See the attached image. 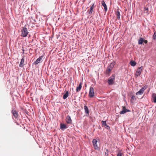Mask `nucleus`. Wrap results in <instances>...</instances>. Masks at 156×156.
Returning <instances> with one entry per match:
<instances>
[{
    "label": "nucleus",
    "mask_w": 156,
    "mask_h": 156,
    "mask_svg": "<svg viewBox=\"0 0 156 156\" xmlns=\"http://www.w3.org/2000/svg\"><path fill=\"white\" fill-rule=\"evenodd\" d=\"M145 10H147L148 11V8L145 7Z\"/></svg>",
    "instance_id": "7c9ffc66"
},
{
    "label": "nucleus",
    "mask_w": 156,
    "mask_h": 156,
    "mask_svg": "<svg viewBox=\"0 0 156 156\" xmlns=\"http://www.w3.org/2000/svg\"><path fill=\"white\" fill-rule=\"evenodd\" d=\"M131 101L133 100V101H135L136 100V98L135 96L134 95H132L131 97Z\"/></svg>",
    "instance_id": "b1692460"
},
{
    "label": "nucleus",
    "mask_w": 156,
    "mask_h": 156,
    "mask_svg": "<svg viewBox=\"0 0 156 156\" xmlns=\"http://www.w3.org/2000/svg\"><path fill=\"white\" fill-rule=\"evenodd\" d=\"M141 70L137 69L135 74V77H137L138 76H140L141 74Z\"/></svg>",
    "instance_id": "2eb2a0df"
},
{
    "label": "nucleus",
    "mask_w": 156,
    "mask_h": 156,
    "mask_svg": "<svg viewBox=\"0 0 156 156\" xmlns=\"http://www.w3.org/2000/svg\"><path fill=\"white\" fill-rule=\"evenodd\" d=\"M117 156H122L121 153L119 152L117 155Z\"/></svg>",
    "instance_id": "cd10ccee"
},
{
    "label": "nucleus",
    "mask_w": 156,
    "mask_h": 156,
    "mask_svg": "<svg viewBox=\"0 0 156 156\" xmlns=\"http://www.w3.org/2000/svg\"><path fill=\"white\" fill-rule=\"evenodd\" d=\"M43 55L40 57L38 58L37 59L35 62H34L33 64H34L35 65L38 64L40 62L41 60L43 59Z\"/></svg>",
    "instance_id": "6e6552de"
},
{
    "label": "nucleus",
    "mask_w": 156,
    "mask_h": 156,
    "mask_svg": "<svg viewBox=\"0 0 156 156\" xmlns=\"http://www.w3.org/2000/svg\"><path fill=\"white\" fill-rule=\"evenodd\" d=\"M102 124L103 126H105V125H106L107 124L106 121H102Z\"/></svg>",
    "instance_id": "393cba45"
},
{
    "label": "nucleus",
    "mask_w": 156,
    "mask_h": 156,
    "mask_svg": "<svg viewBox=\"0 0 156 156\" xmlns=\"http://www.w3.org/2000/svg\"><path fill=\"white\" fill-rule=\"evenodd\" d=\"M60 128L62 130H64L65 129L67 128V127L66 125L61 123L60 124Z\"/></svg>",
    "instance_id": "4468645a"
},
{
    "label": "nucleus",
    "mask_w": 156,
    "mask_h": 156,
    "mask_svg": "<svg viewBox=\"0 0 156 156\" xmlns=\"http://www.w3.org/2000/svg\"><path fill=\"white\" fill-rule=\"evenodd\" d=\"M94 8V3H93L92 4V6L90 7V11L89 12V13L91 15L92 14L93 10Z\"/></svg>",
    "instance_id": "a211bd4d"
},
{
    "label": "nucleus",
    "mask_w": 156,
    "mask_h": 156,
    "mask_svg": "<svg viewBox=\"0 0 156 156\" xmlns=\"http://www.w3.org/2000/svg\"><path fill=\"white\" fill-rule=\"evenodd\" d=\"M115 78V75L112 74L111 76L109 77L108 80V83L109 85H112L113 84V81Z\"/></svg>",
    "instance_id": "f257e3e1"
},
{
    "label": "nucleus",
    "mask_w": 156,
    "mask_h": 156,
    "mask_svg": "<svg viewBox=\"0 0 156 156\" xmlns=\"http://www.w3.org/2000/svg\"><path fill=\"white\" fill-rule=\"evenodd\" d=\"M144 42L146 44H147V40H145L144 39Z\"/></svg>",
    "instance_id": "c756f323"
},
{
    "label": "nucleus",
    "mask_w": 156,
    "mask_h": 156,
    "mask_svg": "<svg viewBox=\"0 0 156 156\" xmlns=\"http://www.w3.org/2000/svg\"><path fill=\"white\" fill-rule=\"evenodd\" d=\"M66 122L67 123L71 124L72 122V120L71 119L70 116L68 115L66 117Z\"/></svg>",
    "instance_id": "f8f14e48"
},
{
    "label": "nucleus",
    "mask_w": 156,
    "mask_h": 156,
    "mask_svg": "<svg viewBox=\"0 0 156 156\" xmlns=\"http://www.w3.org/2000/svg\"><path fill=\"white\" fill-rule=\"evenodd\" d=\"M82 82L80 83L78 87H77L76 88V91L77 92L80 91L82 88Z\"/></svg>",
    "instance_id": "dca6fc26"
},
{
    "label": "nucleus",
    "mask_w": 156,
    "mask_h": 156,
    "mask_svg": "<svg viewBox=\"0 0 156 156\" xmlns=\"http://www.w3.org/2000/svg\"><path fill=\"white\" fill-rule=\"evenodd\" d=\"M153 95H154V96L153 97V98L154 99V103H156V94H153Z\"/></svg>",
    "instance_id": "5701e85b"
},
{
    "label": "nucleus",
    "mask_w": 156,
    "mask_h": 156,
    "mask_svg": "<svg viewBox=\"0 0 156 156\" xmlns=\"http://www.w3.org/2000/svg\"><path fill=\"white\" fill-rule=\"evenodd\" d=\"M130 64L131 66H134L136 65V62L135 61L132 60L130 62Z\"/></svg>",
    "instance_id": "4be33fe9"
},
{
    "label": "nucleus",
    "mask_w": 156,
    "mask_h": 156,
    "mask_svg": "<svg viewBox=\"0 0 156 156\" xmlns=\"http://www.w3.org/2000/svg\"><path fill=\"white\" fill-rule=\"evenodd\" d=\"M11 113L14 117L17 118L18 117V112L14 108H12L11 111Z\"/></svg>",
    "instance_id": "0eeeda50"
},
{
    "label": "nucleus",
    "mask_w": 156,
    "mask_h": 156,
    "mask_svg": "<svg viewBox=\"0 0 156 156\" xmlns=\"http://www.w3.org/2000/svg\"><path fill=\"white\" fill-rule=\"evenodd\" d=\"M143 68V66H141L140 67H139L138 69L142 71V70Z\"/></svg>",
    "instance_id": "c85d7f7f"
},
{
    "label": "nucleus",
    "mask_w": 156,
    "mask_h": 156,
    "mask_svg": "<svg viewBox=\"0 0 156 156\" xmlns=\"http://www.w3.org/2000/svg\"><path fill=\"white\" fill-rule=\"evenodd\" d=\"M12 1H14V0H12Z\"/></svg>",
    "instance_id": "473e14b6"
},
{
    "label": "nucleus",
    "mask_w": 156,
    "mask_h": 156,
    "mask_svg": "<svg viewBox=\"0 0 156 156\" xmlns=\"http://www.w3.org/2000/svg\"><path fill=\"white\" fill-rule=\"evenodd\" d=\"M144 39L142 38H140L139 40L138 43L139 44H142L144 42Z\"/></svg>",
    "instance_id": "412c9836"
},
{
    "label": "nucleus",
    "mask_w": 156,
    "mask_h": 156,
    "mask_svg": "<svg viewBox=\"0 0 156 156\" xmlns=\"http://www.w3.org/2000/svg\"><path fill=\"white\" fill-rule=\"evenodd\" d=\"M116 15L118 20H120V14L119 10L117 11Z\"/></svg>",
    "instance_id": "f3484780"
},
{
    "label": "nucleus",
    "mask_w": 156,
    "mask_h": 156,
    "mask_svg": "<svg viewBox=\"0 0 156 156\" xmlns=\"http://www.w3.org/2000/svg\"><path fill=\"white\" fill-rule=\"evenodd\" d=\"M115 63V62L111 63L108 66V67H107V68H108V69H110L112 70L113 68L114 67Z\"/></svg>",
    "instance_id": "ddd939ff"
},
{
    "label": "nucleus",
    "mask_w": 156,
    "mask_h": 156,
    "mask_svg": "<svg viewBox=\"0 0 156 156\" xmlns=\"http://www.w3.org/2000/svg\"><path fill=\"white\" fill-rule=\"evenodd\" d=\"M102 5L104 7V9L105 10V11L106 12L108 10V8L107 7V5L104 1V0H103L101 2Z\"/></svg>",
    "instance_id": "9b49d317"
},
{
    "label": "nucleus",
    "mask_w": 156,
    "mask_h": 156,
    "mask_svg": "<svg viewBox=\"0 0 156 156\" xmlns=\"http://www.w3.org/2000/svg\"><path fill=\"white\" fill-rule=\"evenodd\" d=\"M69 96V91H67L66 92L65 94L63 95V99H66Z\"/></svg>",
    "instance_id": "6ab92c4d"
},
{
    "label": "nucleus",
    "mask_w": 156,
    "mask_h": 156,
    "mask_svg": "<svg viewBox=\"0 0 156 156\" xmlns=\"http://www.w3.org/2000/svg\"><path fill=\"white\" fill-rule=\"evenodd\" d=\"M147 87L145 86L142 87L138 92L136 93V95H141L144 93V91L147 89Z\"/></svg>",
    "instance_id": "20e7f679"
},
{
    "label": "nucleus",
    "mask_w": 156,
    "mask_h": 156,
    "mask_svg": "<svg viewBox=\"0 0 156 156\" xmlns=\"http://www.w3.org/2000/svg\"><path fill=\"white\" fill-rule=\"evenodd\" d=\"M94 88L90 87V88L89 96L90 98H92L94 96Z\"/></svg>",
    "instance_id": "7ed1b4c3"
},
{
    "label": "nucleus",
    "mask_w": 156,
    "mask_h": 156,
    "mask_svg": "<svg viewBox=\"0 0 156 156\" xmlns=\"http://www.w3.org/2000/svg\"><path fill=\"white\" fill-rule=\"evenodd\" d=\"M105 127L108 129H109L110 128L109 126L107 124H106V125H105Z\"/></svg>",
    "instance_id": "bb28decb"
},
{
    "label": "nucleus",
    "mask_w": 156,
    "mask_h": 156,
    "mask_svg": "<svg viewBox=\"0 0 156 156\" xmlns=\"http://www.w3.org/2000/svg\"><path fill=\"white\" fill-rule=\"evenodd\" d=\"M97 141L96 139H94L93 140L92 143L94 147V148H95V149L99 150V147L97 144Z\"/></svg>",
    "instance_id": "39448f33"
},
{
    "label": "nucleus",
    "mask_w": 156,
    "mask_h": 156,
    "mask_svg": "<svg viewBox=\"0 0 156 156\" xmlns=\"http://www.w3.org/2000/svg\"><path fill=\"white\" fill-rule=\"evenodd\" d=\"M122 110L120 112V114H124L126 112H130V110L129 109H126V107L125 106H122Z\"/></svg>",
    "instance_id": "423d86ee"
},
{
    "label": "nucleus",
    "mask_w": 156,
    "mask_h": 156,
    "mask_svg": "<svg viewBox=\"0 0 156 156\" xmlns=\"http://www.w3.org/2000/svg\"><path fill=\"white\" fill-rule=\"evenodd\" d=\"M22 51H23V52L22 53L23 54H24V49H22Z\"/></svg>",
    "instance_id": "2f4dec72"
},
{
    "label": "nucleus",
    "mask_w": 156,
    "mask_h": 156,
    "mask_svg": "<svg viewBox=\"0 0 156 156\" xmlns=\"http://www.w3.org/2000/svg\"><path fill=\"white\" fill-rule=\"evenodd\" d=\"M153 38L154 40L156 39V32L154 33L153 36Z\"/></svg>",
    "instance_id": "a878e982"
},
{
    "label": "nucleus",
    "mask_w": 156,
    "mask_h": 156,
    "mask_svg": "<svg viewBox=\"0 0 156 156\" xmlns=\"http://www.w3.org/2000/svg\"><path fill=\"white\" fill-rule=\"evenodd\" d=\"M24 56H23L22 57V58L21 60V61L20 62V63L19 65V66L20 67H22L24 66L23 63L24 62Z\"/></svg>",
    "instance_id": "9d476101"
},
{
    "label": "nucleus",
    "mask_w": 156,
    "mask_h": 156,
    "mask_svg": "<svg viewBox=\"0 0 156 156\" xmlns=\"http://www.w3.org/2000/svg\"><path fill=\"white\" fill-rule=\"evenodd\" d=\"M21 32V36L23 37H26L29 33L27 29L25 27L23 28Z\"/></svg>",
    "instance_id": "f03ea898"
},
{
    "label": "nucleus",
    "mask_w": 156,
    "mask_h": 156,
    "mask_svg": "<svg viewBox=\"0 0 156 156\" xmlns=\"http://www.w3.org/2000/svg\"><path fill=\"white\" fill-rule=\"evenodd\" d=\"M84 108L85 112L87 114H89V109H88V108L87 106L86 105H85L84 106Z\"/></svg>",
    "instance_id": "aec40b11"
},
{
    "label": "nucleus",
    "mask_w": 156,
    "mask_h": 156,
    "mask_svg": "<svg viewBox=\"0 0 156 156\" xmlns=\"http://www.w3.org/2000/svg\"><path fill=\"white\" fill-rule=\"evenodd\" d=\"M112 71L111 69L107 68L105 72V74L107 76H108L110 75Z\"/></svg>",
    "instance_id": "1a4fd4ad"
}]
</instances>
